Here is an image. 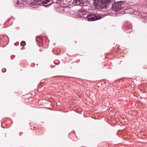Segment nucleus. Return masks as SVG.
Listing matches in <instances>:
<instances>
[{"label":"nucleus","instance_id":"obj_1","mask_svg":"<svg viewBox=\"0 0 147 147\" xmlns=\"http://www.w3.org/2000/svg\"><path fill=\"white\" fill-rule=\"evenodd\" d=\"M112 5V8L113 9L116 11H118L124 7V2L121 1H115L114 3Z\"/></svg>","mask_w":147,"mask_h":147},{"label":"nucleus","instance_id":"obj_2","mask_svg":"<svg viewBox=\"0 0 147 147\" xmlns=\"http://www.w3.org/2000/svg\"><path fill=\"white\" fill-rule=\"evenodd\" d=\"M87 18L88 21H93L101 19V16L99 14H96L95 15L91 13L87 16Z\"/></svg>","mask_w":147,"mask_h":147},{"label":"nucleus","instance_id":"obj_3","mask_svg":"<svg viewBox=\"0 0 147 147\" xmlns=\"http://www.w3.org/2000/svg\"><path fill=\"white\" fill-rule=\"evenodd\" d=\"M50 1V0H41V2L42 4H47Z\"/></svg>","mask_w":147,"mask_h":147},{"label":"nucleus","instance_id":"obj_4","mask_svg":"<svg viewBox=\"0 0 147 147\" xmlns=\"http://www.w3.org/2000/svg\"><path fill=\"white\" fill-rule=\"evenodd\" d=\"M101 1L103 3H106L109 2L110 0H101Z\"/></svg>","mask_w":147,"mask_h":147},{"label":"nucleus","instance_id":"obj_5","mask_svg":"<svg viewBox=\"0 0 147 147\" xmlns=\"http://www.w3.org/2000/svg\"><path fill=\"white\" fill-rule=\"evenodd\" d=\"M26 45V42L24 41H22L21 42V45L22 46H24Z\"/></svg>","mask_w":147,"mask_h":147},{"label":"nucleus","instance_id":"obj_6","mask_svg":"<svg viewBox=\"0 0 147 147\" xmlns=\"http://www.w3.org/2000/svg\"><path fill=\"white\" fill-rule=\"evenodd\" d=\"M77 2H79L80 3L82 4L83 3V1L82 0H77Z\"/></svg>","mask_w":147,"mask_h":147},{"label":"nucleus","instance_id":"obj_7","mask_svg":"<svg viewBox=\"0 0 147 147\" xmlns=\"http://www.w3.org/2000/svg\"><path fill=\"white\" fill-rule=\"evenodd\" d=\"M35 1H36L37 2H40V3H41V0H34Z\"/></svg>","mask_w":147,"mask_h":147},{"label":"nucleus","instance_id":"obj_8","mask_svg":"<svg viewBox=\"0 0 147 147\" xmlns=\"http://www.w3.org/2000/svg\"><path fill=\"white\" fill-rule=\"evenodd\" d=\"M19 2L18 1H17V3H16V4H17V5H18L19 4Z\"/></svg>","mask_w":147,"mask_h":147},{"label":"nucleus","instance_id":"obj_9","mask_svg":"<svg viewBox=\"0 0 147 147\" xmlns=\"http://www.w3.org/2000/svg\"><path fill=\"white\" fill-rule=\"evenodd\" d=\"M37 4H39V3H38V4H35V5H37Z\"/></svg>","mask_w":147,"mask_h":147}]
</instances>
